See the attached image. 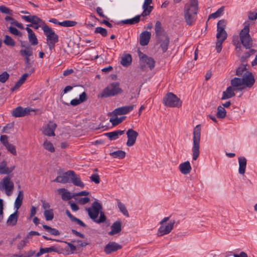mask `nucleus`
Instances as JSON below:
<instances>
[{"label":"nucleus","mask_w":257,"mask_h":257,"mask_svg":"<svg viewBox=\"0 0 257 257\" xmlns=\"http://www.w3.org/2000/svg\"><path fill=\"white\" fill-rule=\"evenodd\" d=\"M217 33L216 34V38L217 39L221 40L222 41H224L227 38V34L225 30L219 29L217 30Z\"/></svg>","instance_id":"obj_40"},{"label":"nucleus","mask_w":257,"mask_h":257,"mask_svg":"<svg viewBox=\"0 0 257 257\" xmlns=\"http://www.w3.org/2000/svg\"><path fill=\"white\" fill-rule=\"evenodd\" d=\"M24 84L23 82L21 81L20 80H18L16 83L15 84V86L11 88L12 91H14L15 90L19 89L23 84Z\"/></svg>","instance_id":"obj_64"},{"label":"nucleus","mask_w":257,"mask_h":257,"mask_svg":"<svg viewBox=\"0 0 257 257\" xmlns=\"http://www.w3.org/2000/svg\"><path fill=\"white\" fill-rule=\"evenodd\" d=\"M122 92L121 89L119 87V84L113 82L104 88L101 92L99 96L101 98L114 96Z\"/></svg>","instance_id":"obj_8"},{"label":"nucleus","mask_w":257,"mask_h":257,"mask_svg":"<svg viewBox=\"0 0 257 257\" xmlns=\"http://www.w3.org/2000/svg\"><path fill=\"white\" fill-rule=\"evenodd\" d=\"M44 253L55 252L58 253H61L63 251V248L59 245L51 246L49 247L42 248Z\"/></svg>","instance_id":"obj_33"},{"label":"nucleus","mask_w":257,"mask_h":257,"mask_svg":"<svg viewBox=\"0 0 257 257\" xmlns=\"http://www.w3.org/2000/svg\"><path fill=\"white\" fill-rule=\"evenodd\" d=\"M132 59L130 54L125 55L121 57L120 64L123 66L127 67L132 63Z\"/></svg>","instance_id":"obj_36"},{"label":"nucleus","mask_w":257,"mask_h":257,"mask_svg":"<svg viewBox=\"0 0 257 257\" xmlns=\"http://www.w3.org/2000/svg\"><path fill=\"white\" fill-rule=\"evenodd\" d=\"M225 21L224 20H220L217 25V30H219V29H223L224 30L225 27Z\"/></svg>","instance_id":"obj_61"},{"label":"nucleus","mask_w":257,"mask_h":257,"mask_svg":"<svg viewBox=\"0 0 257 257\" xmlns=\"http://www.w3.org/2000/svg\"><path fill=\"white\" fill-rule=\"evenodd\" d=\"M90 201V198L88 197L81 198L78 199V202L82 205H84Z\"/></svg>","instance_id":"obj_62"},{"label":"nucleus","mask_w":257,"mask_h":257,"mask_svg":"<svg viewBox=\"0 0 257 257\" xmlns=\"http://www.w3.org/2000/svg\"><path fill=\"white\" fill-rule=\"evenodd\" d=\"M152 3V0H145L143 5V12L142 16L143 17L147 16L150 14L153 9V7L150 6Z\"/></svg>","instance_id":"obj_23"},{"label":"nucleus","mask_w":257,"mask_h":257,"mask_svg":"<svg viewBox=\"0 0 257 257\" xmlns=\"http://www.w3.org/2000/svg\"><path fill=\"white\" fill-rule=\"evenodd\" d=\"M164 104L170 107H180L182 102L180 99L172 92L168 93L163 98Z\"/></svg>","instance_id":"obj_7"},{"label":"nucleus","mask_w":257,"mask_h":257,"mask_svg":"<svg viewBox=\"0 0 257 257\" xmlns=\"http://www.w3.org/2000/svg\"><path fill=\"white\" fill-rule=\"evenodd\" d=\"M256 53V50L253 49H250L248 51L245 52L241 57V61H244L246 59L249 58L251 55H254Z\"/></svg>","instance_id":"obj_49"},{"label":"nucleus","mask_w":257,"mask_h":257,"mask_svg":"<svg viewBox=\"0 0 257 257\" xmlns=\"http://www.w3.org/2000/svg\"><path fill=\"white\" fill-rule=\"evenodd\" d=\"M155 30L156 33V39L162 37L164 36L168 35L164 31V29L162 27L161 23L160 21H158L156 22Z\"/></svg>","instance_id":"obj_25"},{"label":"nucleus","mask_w":257,"mask_h":257,"mask_svg":"<svg viewBox=\"0 0 257 257\" xmlns=\"http://www.w3.org/2000/svg\"><path fill=\"white\" fill-rule=\"evenodd\" d=\"M95 33H99L103 37H105L107 35V30L102 27H98L95 28V30L94 31Z\"/></svg>","instance_id":"obj_53"},{"label":"nucleus","mask_w":257,"mask_h":257,"mask_svg":"<svg viewBox=\"0 0 257 257\" xmlns=\"http://www.w3.org/2000/svg\"><path fill=\"white\" fill-rule=\"evenodd\" d=\"M9 74L6 71L3 72L0 74V82L1 83H5L9 78Z\"/></svg>","instance_id":"obj_55"},{"label":"nucleus","mask_w":257,"mask_h":257,"mask_svg":"<svg viewBox=\"0 0 257 257\" xmlns=\"http://www.w3.org/2000/svg\"><path fill=\"white\" fill-rule=\"evenodd\" d=\"M9 30L11 33L16 36H19L20 37L22 36V33L15 27H10L9 28Z\"/></svg>","instance_id":"obj_56"},{"label":"nucleus","mask_w":257,"mask_h":257,"mask_svg":"<svg viewBox=\"0 0 257 257\" xmlns=\"http://www.w3.org/2000/svg\"><path fill=\"white\" fill-rule=\"evenodd\" d=\"M42 30L46 37L47 44L50 50H52L54 48L55 44L58 42V36L48 26L42 27Z\"/></svg>","instance_id":"obj_4"},{"label":"nucleus","mask_w":257,"mask_h":257,"mask_svg":"<svg viewBox=\"0 0 257 257\" xmlns=\"http://www.w3.org/2000/svg\"><path fill=\"white\" fill-rule=\"evenodd\" d=\"M44 215L47 221L52 220L54 218V213L53 209L44 210Z\"/></svg>","instance_id":"obj_46"},{"label":"nucleus","mask_w":257,"mask_h":257,"mask_svg":"<svg viewBox=\"0 0 257 257\" xmlns=\"http://www.w3.org/2000/svg\"><path fill=\"white\" fill-rule=\"evenodd\" d=\"M90 179L91 181L94 182L95 184H99L100 183V177L97 174H92L90 176Z\"/></svg>","instance_id":"obj_58"},{"label":"nucleus","mask_w":257,"mask_h":257,"mask_svg":"<svg viewBox=\"0 0 257 257\" xmlns=\"http://www.w3.org/2000/svg\"><path fill=\"white\" fill-rule=\"evenodd\" d=\"M151 33L150 32L145 31L140 35V44L141 46H146L150 42Z\"/></svg>","instance_id":"obj_20"},{"label":"nucleus","mask_w":257,"mask_h":257,"mask_svg":"<svg viewBox=\"0 0 257 257\" xmlns=\"http://www.w3.org/2000/svg\"><path fill=\"white\" fill-rule=\"evenodd\" d=\"M6 148L11 154L14 155H17V151L14 145L10 144Z\"/></svg>","instance_id":"obj_57"},{"label":"nucleus","mask_w":257,"mask_h":257,"mask_svg":"<svg viewBox=\"0 0 257 257\" xmlns=\"http://www.w3.org/2000/svg\"><path fill=\"white\" fill-rule=\"evenodd\" d=\"M155 60L150 57H148L144 60H143L140 63L141 69L144 70L146 66H148L150 70H152L155 67Z\"/></svg>","instance_id":"obj_19"},{"label":"nucleus","mask_w":257,"mask_h":257,"mask_svg":"<svg viewBox=\"0 0 257 257\" xmlns=\"http://www.w3.org/2000/svg\"><path fill=\"white\" fill-rule=\"evenodd\" d=\"M124 133V130H116L113 132L107 133L104 134L105 136L108 137L110 140H116L119 136L123 135Z\"/></svg>","instance_id":"obj_28"},{"label":"nucleus","mask_w":257,"mask_h":257,"mask_svg":"<svg viewBox=\"0 0 257 257\" xmlns=\"http://www.w3.org/2000/svg\"><path fill=\"white\" fill-rule=\"evenodd\" d=\"M175 223V220H171L167 224H160L158 230L157 236L160 237L170 233L174 228Z\"/></svg>","instance_id":"obj_10"},{"label":"nucleus","mask_w":257,"mask_h":257,"mask_svg":"<svg viewBox=\"0 0 257 257\" xmlns=\"http://www.w3.org/2000/svg\"><path fill=\"white\" fill-rule=\"evenodd\" d=\"M201 138V125H197L193 130V147L192 148V158L193 160H196L198 158L200 151V142Z\"/></svg>","instance_id":"obj_3"},{"label":"nucleus","mask_w":257,"mask_h":257,"mask_svg":"<svg viewBox=\"0 0 257 257\" xmlns=\"http://www.w3.org/2000/svg\"><path fill=\"white\" fill-rule=\"evenodd\" d=\"M76 24L77 22L75 21L67 20L61 22V23L59 24V25L64 27H73Z\"/></svg>","instance_id":"obj_48"},{"label":"nucleus","mask_w":257,"mask_h":257,"mask_svg":"<svg viewBox=\"0 0 257 257\" xmlns=\"http://www.w3.org/2000/svg\"><path fill=\"white\" fill-rule=\"evenodd\" d=\"M24 84L23 82L21 81L20 80H18L16 83L15 84V86L11 88L12 91H14L15 90L19 89L23 84Z\"/></svg>","instance_id":"obj_63"},{"label":"nucleus","mask_w":257,"mask_h":257,"mask_svg":"<svg viewBox=\"0 0 257 257\" xmlns=\"http://www.w3.org/2000/svg\"><path fill=\"white\" fill-rule=\"evenodd\" d=\"M238 159L239 163L238 172L240 174H244L245 172L246 159L243 157H240Z\"/></svg>","instance_id":"obj_30"},{"label":"nucleus","mask_w":257,"mask_h":257,"mask_svg":"<svg viewBox=\"0 0 257 257\" xmlns=\"http://www.w3.org/2000/svg\"><path fill=\"white\" fill-rule=\"evenodd\" d=\"M25 63V70L28 72L27 74H30V75L35 71V67L33 66L34 61H26Z\"/></svg>","instance_id":"obj_37"},{"label":"nucleus","mask_w":257,"mask_h":257,"mask_svg":"<svg viewBox=\"0 0 257 257\" xmlns=\"http://www.w3.org/2000/svg\"><path fill=\"white\" fill-rule=\"evenodd\" d=\"M157 43L160 45L159 48L163 53L167 52L170 43L169 38L168 35L157 38Z\"/></svg>","instance_id":"obj_14"},{"label":"nucleus","mask_w":257,"mask_h":257,"mask_svg":"<svg viewBox=\"0 0 257 257\" xmlns=\"http://www.w3.org/2000/svg\"><path fill=\"white\" fill-rule=\"evenodd\" d=\"M102 209V206L98 201H94L91 207L85 209L89 217L97 223H103L106 220L104 213L101 211Z\"/></svg>","instance_id":"obj_2"},{"label":"nucleus","mask_w":257,"mask_h":257,"mask_svg":"<svg viewBox=\"0 0 257 257\" xmlns=\"http://www.w3.org/2000/svg\"><path fill=\"white\" fill-rule=\"evenodd\" d=\"M18 210H16L13 214L10 215L7 221V224L9 226H15L16 225L18 219Z\"/></svg>","instance_id":"obj_27"},{"label":"nucleus","mask_w":257,"mask_h":257,"mask_svg":"<svg viewBox=\"0 0 257 257\" xmlns=\"http://www.w3.org/2000/svg\"><path fill=\"white\" fill-rule=\"evenodd\" d=\"M198 12V0H189L184 8V17L188 25H192L196 21Z\"/></svg>","instance_id":"obj_1"},{"label":"nucleus","mask_w":257,"mask_h":257,"mask_svg":"<svg viewBox=\"0 0 257 257\" xmlns=\"http://www.w3.org/2000/svg\"><path fill=\"white\" fill-rule=\"evenodd\" d=\"M223 41L221 40L217 39L216 43V49L217 53H220L222 50V44Z\"/></svg>","instance_id":"obj_60"},{"label":"nucleus","mask_w":257,"mask_h":257,"mask_svg":"<svg viewBox=\"0 0 257 257\" xmlns=\"http://www.w3.org/2000/svg\"><path fill=\"white\" fill-rule=\"evenodd\" d=\"M125 116H122L120 117H115L114 118H110V121L111 122L113 126H115L119 123H121L125 118Z\"/></svg>","instance_id":"obj_51"},{"label":"nucleus","mask_w":257,"mask_h":257,"mask_svg":"<svg viewBox=\"0 0 257 257\" xmlns=\"http://www.w3.org/2000/svg\"><path fill=\"white\" fill-rule=\"evenodd\" d=\"M140 21V16L138 15L133 18L122 21V23L125 25H134L139 23Z\"/></svg>","instance_id":"obj_38"},{"label":"nucleus","mask_w":257,"mask_h":257,"mask_svg":"<svg viewBox=\"0 0 257 257\" xmlns=\"http://www.w3.org/2000/svg\"><path fill=\"white\" fill-rule=\"evenodd\" d=\"M234 91L236 90L234 89L232 86L228 87L226 90L223 92L221 99L224 100L228 99L235 96V93L234 92Z\"/></svg>","instance_id":"obj_32"},{"label":"nucleus","mask_w":257,"mask_h":257,"mask_svg":"<svg viewBox=\"0 0 257 257\" xmlns=\"http://www.w3.org/2000/svg\"><path fill=\"white\" fill-rule=\"evenodd\" d=\"M122 223L120 220L114 222L111 226V230L108 232L109 235H113L121 231Z\"/></svg>","instance_id":"obj_24"},{"label":"nucleus","mask_w":257,"mask_h":257,"mask_svg":"<svg viewBox=\"0 0 257 257\" xmlns=\"http://www.w3.org/2000/svg\"><path fill=\"white\" fill-rule=\"evenodd\" d=\"M33 110L29 107L23 108L18 106L12 111V115L15 117H21L26 116L30 113Z\"/></svg>","instance_id":"obj_11"},{"label":"nucleus","mask_w":257,"mask_h":257,"mask_svg":"<svg viewBox=\"0 0 257 257\" xmlns=\"http://www.w3.org/2000/svg\"><path fill=\"white\" fill-rule=\"evenodd\" d=\"M57 127V124L52 121H49L43 130V134L47 136H54V131Z\"/></svg>","instance_id":"obj_17"},{"label":"nucleus","mask_w":257,"mask_h":257,"mask_svg":"<svg viewBox=\"0 0 257 257\" xmlns=\"http://www.w3.org/2000/svg\"><path fill=\"white\" fill-rule=\"evenodd\" d=\"M117 206L119 209L120 211L125 216L129 217V214L128 211L124 205L122 203H121L120 201H117Z\"/></svg>","instance_id":"obj_42"},{"label":"nucleus","mask_w":257,"mask_h":257,"mask_svg":"<svg viewBox=\"0 0 257 257\" xmlns=\"http://www.w3.org/2000/svg\"><path fill=\"white\" fill-rule=\"evenodd\" d=\"M9 168L7 167L6 162L3 161L0 164V174H8Z\"/></svg>","instance_id":"obj_47"},{"label":"nucleus","mask_w":257,"mask_h":257,"mask_svg":"<svg viewBox=\"0 0 257 257\" xmlns=\"http://www.w3.org/2000/svg\"><path fill=\"white\" fill-rule=\"evenodd\" d=\"M43 146L45 149L47 150L50 152H54L55 151V148L53 144L47 140L44 142Z\"/></svg>","instance_id":"obj_52"},{"label":"nucleus","mask_w":257,"mask_h":257,"mask_svg":"<svg viewBox=\"0 0 257 257\" xmlns=\"http://www.w3.org/2000/svg\"><path fill=\"white\" fill-rule=\"evenodd\" d=\"M0 141L5 147L10 144L8 142V137L6 135L1 136Z\"/></svg>","instance_id":"obj_59"},{"label":"nucleus","mask_w":257,"mask_h":257,"mask_svg":"<svg viewBox=\"0 0 257 257\" xmlns=\"http://www.w3.org/2000/svg\"><path fill=\"white\" fill-rule=\"evenodd\" d=\"M4 43L9 46L14 47L15 45V41L8 35H6L5 36Z\"/></svg>","instance_id":"obj_45"},{"label":"nucleus","mask_w":257,"mask_h":257,"mask_svg":"<svg viewBox=\"0 0 257 257\" xmlns=\"http://www.w3.org/2000/svg\"><path fill=\"white\" fill-rule=\"evenodd\" d=\"M22 18L27 22L31 23V24L27 25V27H31L34 29L37 30L39 27L47 26L43 21L42 19L37 16L29 15L22 16Z\"/></svg>","instance_id":"obj_9"},{"label":"nucleus","mask_w":257,"mask_h":257,"mask_svg":"<svg viewBox=\"0 0 257 257\" xmlns=\"http://www.w3.org/2000/svg\"><path fill=\"white\" fill-rule=\"evenodd\" d=\"M223 11H224L223 7L220 8L219 9H218V10L216 12L211 14L209 17V19H210V18L215 19V18H217L220 17L221 15H222Z\"/></svg>","instance_id":"obj_50"},{"label":"nucleus","mask_w":257,"mask_h":257,"mask_svg":"<svg viewBox=\"0 0 257 257\" xmlns=\"http://www.w3.org/2000/svg\"><path fill=\"white\" fill-rule=\"evenodd\" d=\"M246 72H248L246 69V66L244 65H241L236 69V74L238 76H243Z\"/></svg>","instance_id":"obj_44"},{"label":"nucleus","mask_w":257,"mask_h":257,"mask_svg":"<svg viewBox=\"0 0 257 257\" xmlns=\"http://www.w3.org/2000/svg\"><path fill=\"white\" fill-rule=\"evenodd\" d=\"M11 179L12 176L7 175L0 181V191L5 192L8 196L12 194L14 189V184Z\"/></svg>","instance_id":"obj_6"},{"label":"nucleus","mask_w":257,"mask_h":257,"mask_svg":"<svg viewBox=\"0 0 257 257\" xmlns=\"http://www.w3.org/2000/svg\"><path fill=\"white\" fill-rule=\"evenodd\" d=\"M231 86L235 90H242L244 89L241 78L235 77L230 81Z\"/></svg>","instance_id":"obj_18"},{"label":"nucleus","mask_w":257,"mask_h":257,"mask_svg":"<svg viewBox=\"0 0 257 257\" xmlns=\"http://www.w3.org/2000/svg\"><path fill=\"white\" fill-rule=\"evenodd\" d=\"M43 227L45 230H46L47 232H48L52 235L57 236L59 235L60 234L58 230H57L56 228H52L48 225H43Z\"/></svg>","instance_id":"obj_41"},{"label":"nucleus","mask_w":257,"mask_h":257,"mask_svg":"<svg viewBox=\"0 0 257 257\" xmlns=\"http://www.w3.org/2000/svg\"><path fill=\"white\" fill-rule=\"evenodd\" d=\"M70 179L74 185L83 188L84 184L81 181L80 177L77 176L74 171H73V174L70 175Z\"/></svg>","instance_id":"obj_29"},{"label":"nucleus","mask_w":257,"mask_h":257,"mask_svg":"<svg viewBox=\"0 0 257 257\" xmlns=\"http://www.w3.org/2000/svg\"><path fill=\"white\" fill-rule=\"evenodd\" d=\"M57 191L59 194H61V197L63 200H68L72 198L71 193L65 188L59 189Z\"/></svg>","instance_id":"obj_35"},{"label":"nucleus","mask_w":257,"mask_h":257,"mask_svg":"<svg viewBox=\"0 0 257 257\" xmlns=\"http://www.w3.org/2000/svg\"><path fill=\"white\" fill-rule=\"evenodd\" d=\"M121 248L122 246L119 244L114 241H111L105 246L104 250L107 254H109L120 249Z\"/></svg>","instance_id":"obj_16"},{"label":"nucleus","mask_w":257,"mask_h":257,"mask_svg":"<svg viewBox=\"0 0 257 257\" xmlns=\"http://www.w3.org/2000/svg\"><path fill=\"white\" fill-rule=\"evenodd\" d=\"M0 12L3 14H8L11 16L13 15V11L3 5L0 6Z\"/></svg>","instance_id":"obj_54"},{"label":"nucleus","mask_w":257,"mask_h":257,"mask_svg":"<svg viewBox=\"0 0 257 257\" xmlns=\"http://www.w3.org/2000/svg\"><path fill=\"white\" fill-rule=\"evenodd\" d=\"M179 169L180 172L184 175L189 174L191 170V167L189 162L186 161L181 164L179 165Z\"/></svg>","instance_id":"obj_31"},{"label":"nucleus","mask_w":257,"mask_h":257,"mask_svg":"<svg viewBox=\"0 0 257 257\" xmlns=\"http://www.w3.org/2000/svg\"><path fill=\"white\" fill-rule=\"evenodd\" d=\"M134 106V105H131L129 106L120 107L115 109L113 111V113L115 115L125 114L133 110Z\"/></svg>","instance_id":"obj_22"},{"label":"nucleus","mask_w":257,"mask_h":257,"mask_svg":"<svg viewBox=\"0 0 257 257\" xmlns=\"http://www.w3.org/2000/svg\"><path fill=\"white\" fill-rule=\"evenodd\" d=\"M242 82L244 88H251L255 82L254 77L252 73L249 71L246 72L242 76Z\"/></svg>","instance_id":"obj_12"},{"label":"nucleus","mask_w":257,"mask_h":257,"mask_svg":"<svg viewBox=\"0 0 257 257\" xmlns=\"http://www.w3.org/2000/svg\"><path fill=\"white\" fill-rule=\"evenodd\" d=\"M239 38L241 44L246 49H250L252 46V40L249 35V24L245 23L244 28L239 33Z\"/></svg>","instance_id":"obj_5"},{"label":"nucleus","mask_w":257,"mask_h":257,"mask_svg":"<svg viewBox=\"0 0 257 257\" xmlns=\"http://www.w3.org/2000/svg\"><path fill=\"white\" fill-rule=\"evenodd\" d=\"M20 53L25 58V61H30L31 57L33 56V48L31 46H28L26 49L20 50Z\"/></svg>","instance_id":"obj_21"},{"label":"nucleus","mask_w":257,"mask_h":257,"mask_svg":"<svg viewBox=\"0 0 257 257\" xmlns=\"http://www.w3.org/2000/svg\"><path fill=\"white\" fill-rule=\"evenodd\" d=\"M26 30L28 33V39L31 45L33 46L37 45L38 43V39L32 30L29 27H27Z\"/></svg>","instance_id":"obj_26"},{"label":"nucleus","mask_w":257,"mask_h":257,"mask_svg":"<svg viewBox=\"0 0 257 257\" xmlns=\"http://www.w3.org/2000/svg\"><path fill=\"white\" fill-rule=\"evenodd\" d=\"M72 174L73 171H68L63 173H59L56 178L53 181L63 184L67 183L70 180V175Z\"/></svg>","instance_id":"obj_15"},{"label":"nucleus","mask_w":257,"mask_h":257,"mask_svg":"<svg viewBox=\"0 0 257 257\" xmlns=\"http://www.w3.org/2000/svg\"><path fill=\"white\" fill-rule=\"evenodd\" d=\"M226 111L223 107L219 106L217 107V112L216 113L217 117L220 118H224L226 116Z\"/></svg>","instance_id":"obj_43"},{"label":"nucleus","mask_w":257,"mask_h":257,"mask_svg":"<svg viewBox=\"0 0 257 257\" xmlns=\"http://www.w3.org/2000/svg\"><path fill=\"white\" fill-rule=\"evenodd\" d=\"M127 141L126 142V146L128 147L133 146L136 142L137 138L139 135L138 133L134 130L130 128L126 132Z\"/></svg>","instance_id":"obj_13"},{"label":"nucleus","mask_w":257,"mask_h":257,"mask_svg":"<svg viewBox=\"0 0 257 257\" xmlns=\"http://www.w3.org/2000/svg\"><path fill=\"white\" fill-rule=\"evenodd\" d=\"M109 155L114 158H118L119 159H123L125 157V152L121 150L113 152L110 153Z\"/></svg>","instance_id":"obj_39"},{"label":"nucleus","mask_w":257,"mask_h":257,"mask_svg":"<svg viewBox=\"0 0 257 257\" xmlns=\"http://www.w3.org/2000/svg\"><path fill=\"white\" fill-rule=\"evenodd\" d=\"M66 214L67 215V216L70 218L71 221L76 222L77 224L81 226L84 227H86V225L83 221H82L79 219L75 217L73 215H72L69 210H67L66 211Z\"/></svg>","instance_id":"obj_34"}]
</instances>
